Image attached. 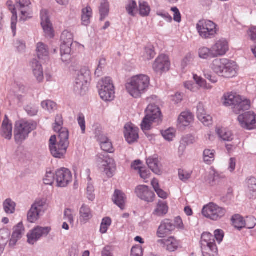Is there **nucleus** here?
I'll return each instance as SVG.
<instances>
[{
  "label": "nucleus",
  "instance_id": "obj_10",
  "mask_svg": "<svg viewBox=\"0 0 256 256\" xmlns=\"http://www.w3.org/2000/svg\"><path fill=\"white\" fill-rule=\"evenodd\" d=\"M30 4V0H17L16 6V10L20 12V20L24 22L32 17V12Z\"/></svg>",
  "mask_w": 256,
  "mask_h": 256
},
{
  "label": "nucleus",
  "instance_id": "obj_41",
  "mask_svg": "<svg viewBox=\"0 0 256 256\" xmlns=\"http://www.w3.org/2000/svg\"><path fill=\"white\" fill-rule=\"evenodd\" d=\"M216 132L219 137L223 140L230 141L233 139L232 132L226 128H218Z\"/></svg>",
  "mask_w": 256,
  "mask_h": 256
},
{
  "label": "nucleus",
  "instance_id": "obj_36",
  "mask_svg": "<svg viewBox=\"0 0 256 256\" xmlns=\"http://www.w3.org/2000/svg\"><path fill=\"white\" fill-rule=\"evenodd\" d=\"M10 231L7 228L0 230V247L4 249L8 242H10Z\"/></svg>",
  "mask_w": 256,
  "mask_h": 256
},
{
  "label": "nucleus",
  "instance_id": "obj_32",
  "mask_svg": "<svg viewBox=\"0 0 256 256\" xmlns=\"http://www.w3.org/2000/svg\"><path fill=\"white\" fill-rule=\"evenodd\" d=\"M126 196L122 191L116 190L112 197V200L121 210L124 208Z\"/></svg>",
  "mask_w": 256,
  "mask_h": 256
},
{
  "label": "nucleus",
  "instance_id": "obj_56",
  "mask_svg": "<svg viewBox=\"0 0 256 256\" xmlns=\"http://www.w3.org/2000/svg\"><path fill=\"white\" fill-rule=\"evenodd\" d=\"M43 180L45 184L52 185L56 181V176L51 172L47 171Z\"/></svg>",
  "mask_w": 256,
  "mask_h": 256
},
{
  "label": "nucleus",
  "instance_id": "obj_50",
  "mask_svg": "<svg viewBox=\"0 0 256 256\" xmlns=\"http://www.w3.org/2000/svg\"><path fill=\"white\" fill-rule=\"evenodd\" d=\"M32 206L40 213L46 208V200L44 198L36 200Z\"/></svg>",
  "mask_w": 256,
  "mask_h": 256
},
{
  "label": "nucleus",
  "instance_id": "obj_44",
  "mask_svg": "<svg viewBox=\"0 0 256 256\" xmlns=\"http://www.w3.org/2000/svg\"><path fill=\"white\" fill-rule=\"evenodd\" d=\"M88 90V85L82 83H78L74 80V90L76 94L84 95Z\"/></svg>",
  "mask_w": 256,
  "mask_h": 256
},
{
  "label": "nucleus",
  "instance_id": "obj_57",
  "mask_svg": "<svg viewBox=\"0 0 256 256\" xmlns=\"http://www.w3.org/2000/svg\"><path fill=\"white\" fill-rule=\"evenodd\" d=\"M155 55L156 52L152 46H150L146 48L144 54V57L146 60H150L153 58Z\"/></svg>",
  "mask_w": 256,
  "mask_h": 256
},
{
  "label": "nucleus",
  "instance_id": "obj_21",
  "mask_svg": "<svg viewBox=\"0 0 256 256\" xmlns=\"http://www.w3.org/2000/svg\"><path fill=\"white\" fill-rule=\"evenodd\" d=\"M214 57L224 56L228 50V42L224 39L218 40L212 46Z\"/></svg>",
  "mask_w": 256,
  "mask_h": 256
},
{
  "label": "nucleus",
  "instance_id": "obj_34",
  "mask_svg": "<svg viewBox=\"0 0 256 256\" xmlns=\"http://www.w3.org/2000/svg\"><path fill=\"white\" fill-rule=\"evenodd\" d=\"M90 76V71L86 68H82L76 72L74 80L78 83H82L88 85V80Z\"/></svg>",
  "mask_w": 256,
  "mask_h": 256
},
{
  "label": "nucleus",
  "instance_id": "obj_17",
  "mask_svg": "<svg viewBox=\"0 0 256 256\" xmlns=\"http://www.w3.org/2000/svg\"><path fill=\"white\" fill-rule=\"evenodd\" d=\"M124 134L126 140L132 144L138 138V128L132 124L128 123L124 126Z\"/></svg>",
  "mask_w": 256,
  "mask_h": 256
},
{
  "label": "nucleus",
  "instance_id": "obj_9",
  "mask_svg": "<svg viewBox=\"0 0 256 256\" xmlns=\"http://www.w3.org/2000/svg\"><path fill=\"white\" fill-rule=\"evenodd\" d=\"M56 186L60 188H65L72 180V174L70 171L64 168L56 170L55 173Z\"/></svg>",
  "mask_w": 256,
  "mask_h": 256
},
{
  "label": "nucleus",
  "instance_id": "obj_38",
  "mask_svg": "<svg viewBox=\"0 0 256 256\" xmlns=\"http://www.w3.org/2000/svg\"><path fill=\"white\" fill-rule=\"evenodd\" d=\"M92 10L90 6H86L82 10V24L85 26L90 23V19L92 16Z\"/></svg>",
  "mask_w": 256,
  "mask_h": 256
},
{
  "label": "nucleus",
  "instance_id": "obj_7",
  "mask_svg": "<svg viewBox=\"0 0 256 256\" xmlns=\"http://www.w3.org/2000/svg\"><path fill=\"white\" fill-rule=\"evenodd\" d=\"M226 210L214 202H210L204 206L202 210L204 216L214 221L222 218L226 214Z\"/></svg>",
  "mask_w": 256,
  "mask_h": 256
},
{
  "label": "nucleus",
  "instance_id": "obj_51",
  "mask_svg": "<svg viewBox=\"0 0 256 256\" xmlns=\"http://www.w3.org/2000/svg\"><path fill=\"white\" fill-rule=\"evenodd\" d=\"M106 66V60L104 58L100 59L98 64L95 70L94 74L96 76L99 77L102 74V72Z\"/></svg>",
  "mask_w": 256,
  "mask_h": 256
},
{
  "label": "nucleus",
  "instance_id": "obj_29",
  "mask_svg": "<svg viewBox=\"0 0 256 256\" xmlns=\"http://www.w3.org/2000/svg\"><path fill=\"white\" fill-rule=\"evenodd\" d=\"M6 6L12 14V16L11 18V28L12 30L13 34L14 36L16 34V26L18 19L16 6L15 7L13 5V2L11 0L7 2Z\"/></svg>",
  "mask_w": 256,
  "mask_h": 256
},
{
  "label": "nucleus",
  "instance_id": "obj_59",
  "mask_svg": "<svg viewBox=\"0 0 256 256\" xmlns=\"http://www.w3.org/2000/svg\"><path fill=\"white\" fill-rule=\"evenodd\" d=\"M94 189L92 184L90 182L88 184L86 188V195L88 198L91 201H92L95 198V194H94Z\"/></svg>",
  "mask_w": 256,
  "mask_h": 256
},
{
  "label": "nucleus",
  "instance_id": "obj_60",
  "mask_svg": "<svg viewBox=\"0 0 256 256\" xmlns=\"http://www.w3.org/2000/svg\"><path fill=\"white\" fill-rule=\"evenodd\" d=\"M74 211L70 208H66L64 212V218L70 224H74Z\"/></svg>",
  "mask_w": 256,
  "mask_h": 256
},
{
  "label": "nucleus",
  "instance_id": "obj_39",
  "mask_svg": "<svg viewBox=\"0 0 256 256\" xmlns=\"http://www.w3.org/2000/svg\"><path fill=\"white\" fill-rule=\"evenodd\" d=\"M215 157V151L214 150L206 149L203 152L204 162L210 164L214 162Z\"/></svg>",
  "mask_w": 256,
  "mask_h": 256
},
{
  "label": "nucleus",
  "instance_id": "obj_63",
  "mask_svg": "<svg viewBox=\"0 0 256 256\" xmlns=\"http://www.w3.org/2000/svg\"><path fill=\"white\" fill-rule=\"evenodd\" d=\"M248 188L250 191L256 192V179L255 178L250 176L247 178Z\"/></svg>",
  "mask_w": 256,
  "mask_h": 256
},
{
  "label": "nucleus",
  "instance_id": "obj_40",
  "mask_svg": "<svg viewBox=\"0 0 256 256\" xmlns=\"http://www.w3.org/2000/svg\"><path fill=\"white\" fill-rule=\"evenodd\" d=\"M100 15V20L102 21L107 16L109 12V4L108 1L102 0L99 8Z\"/></svg>",
  "mask_w": 256,
  "mask_h": 256
},
{
  "label": "nucleus",
  "instance_id": "obj_18",
  "mask_svg": "<svg viewBox=\"0 0 256 256\" xmlns=\"http://www.w3.org/2000/svg\"><path fill=\"white\" fill-rule=\"evenodd\" d=\"M175 225L169 220H164L160 223L156 232V236L160 238H164L175 229Z\"/></svg>",
  "mask_w": 256,
  "mask_h": 256
},
{
  "label": "nucleus",
  "instance_id": "obj_6",
  "mask_svg": "<svg viewBox=\"0 0 256 256\" xmlns=\"http://www.w3.org/2000/svg\"><path fill=\"white\" fill-rule=\"evenodd\" d=\"M216 24L211 20H202L198 22L196 28L202 38L210 39L213 38L216 34Z\"/></svg>",
  "mask_w": 256,
  "mask_h": 256
},
{
  "label": "nucleus",
  "instance_id": "obj_8",
  "mask_svg": "<svg viewBox=\"0 0 256 256\" xmlns=\"http://www.w3.org/2000/svg\"><path fill=\"white\" fill-rule=\"evenodd\" d=\"M51 230L50 227L36 226L27 234L28 242L34 245L42 237L46 236Z\"/></svg>",
  "mask_w": 256,
  "mask_h": 256
},
{
  "label": "nucleus",
  "instance_id": "obj_45",
  "mask_svg": "<svg viewBox=\"0 0 256 256\" xmlns=\"http://www.w3.org/2000/svg\"><path fill=\"white\" fill-rule=\"evenodd\" d=\"M193 78L196 84L200 88L205 90H210L212 88V86L210 84H208L206 80L200 76H199L196 74H194Z\"/></svg>",
  "mask_w": 256,
  "mask_h": 256
},
{
  "label": "nucleus",
  "instance_id": "obj_3",
  "mask_svg": "<svg viewBox=\"0 0 256 256\" xmlns=\"http://www.w3.org/2000/svg\"><path fill=\"white\" fill-rule=\"evenodd\" d=\"M211 70L216 74L226 78H230L236 74V63L227 58H216L210 65Z\"/></svg>",
  "mask_w": 256,
  "mask_h": 256
},
{
  "label": "nucleus",
  "instance_id": "obj_25",
  "mask_svg": "<svg viewBox=\"0 0 256 256\" xmlns=\"http://www.w3.org/2000/svg\"><path fill=\"white\" fill-rule=\"evenodd\" d=\"M12 124L10 122L7 116H6L2 123L1 128L2 136L6 139L10 140L12 137Z\"/></svg>",
  "mask_w": 256,
  "mask_h": 256
},
{
  "label": "nucleus",
  "instance_id": "obj_61",
  "mask_svg": "<svg viewBox=\"0 0 256 256\" xmlns=\"http://www.w3.org/2000/svg\"><path fill=\"white\" fill-rule=\"evenodd\" d=\"M246 226L248 229L253 228L256 225V218L253 216H247L244 220Z\"/></svg>",
  "mask_w": 256,
  "mask_h": 256
},
{
  "label": "nucleus",
  "instance_id": "obj_26",
  "mask_svg": "<svg viewBox=\"0 0 256 256\" xmlns=\"http://www.w3.org/2000/svg\"><path fill=\"white\" fill-rule=\"evenodd\" d=\"M240 96L234 93L228 92L224 96V105L226 106H232V108L234 107L236 103L240 102Z\"/></svg>",
  "mask_w": 256,
  "mask_h": 256
},
{
  "label": "nucleus",
  "instance_id": "obj_5",
  "mask_svg": "<svg viewBox=\"0 0 256 256\" xmlns=\"http://www.w3.org/2000/svg\"><path fill=\"white\" fill-rule=\"evenodd\" d=\"M99 94L104 101H112L115 97L114 84L110 77L102 79L98 84Z\"/></svg>",
  "mask_w": 256,
  "mask_h": 256
},
{
  "label": "nucleus",
  "instance_id": "obj_28",
  "mask_svg": "<svg viewBox=\"0 0 256 256\" xmlns=\"http://www.w3.org/2000/svg\"><path fill=\"white\" fill-rule=\"evenodd\" d=\"M250 100L240 96V102H238L236 105L232 107L233 111L236 114H240L244 110H248L250 108Z\"/></svg>",
  "mask_w": 256,
  "mask_h": 256
},
{
  "label": "nucleus",
  "instance_id": "obj_11",
  "mask_svg": "<svg viewBox=\"0 0 256 256\" xmlns=\"http://www.w3.org/2000/svg\"><path fill=\"white\" fill-rule=\"evenodd\" d=\"M170 66V62L168 57L166 54H160L155 60L153 64L152 69L154 72L162 74L168 71Z\"/></svg>",
  "mask_w": 256,
  "mask_h": 256
},
{
  "label": "nucleus",
  "instance_id": "obj_1",
  "mask_svg": "<svg viewBox=\"0 0 256 256\" xmlns=\"http://www.w3.org/2000/svg\"><path fill=\"white\" fill-rule=\"evenodd\" d=\"M63 124L62 116L56 115L53 128L58 134V142L56 146L52 145L50 146V151L54 157L59 158H64L69 146V132L66 128L62 126Z\"/></svg>",
  "mask_w": 256,
  "mask_h": 256
},
{
  "label": "nucleus",
  "instance_id": "obj_55",
  "mask_svg": "<svg viewBox=\"0 0 256 256\" xmlns=\"http://www.w3.org/2000/svg\"><path fill=\"white\" fill-rule=\"evenodd\" d=\"M162 134L165 140L168 141H172L175 136V130L174 128H170L166 130L162 131Z\"/></svg>",
  "mask_w": 256,
  "mask_h": 256
},
{
  "label": "nucleus",
  "instance_id": "obj_14",
  "mask_svg": "<svg viewBox=\"0 0 256 256\" xmlns=\"http://www.w3.org/2000/svg\"><path fill=\"white\" fill-rule=\"evenodd\" d=\"M24 228L22 222H19L12 228V232L10 240L9 246L14 248L24 234Z\"/></svg>",
  "mask_w": 256,
  "mask_h": 256
},
{
  "label": "nucleus",
  "instance_id": "obj_23",
  "mask_svg": "<svg viewBox=\"0 0 256 256\" xmlns=\"http://www.w3.org/2000/svg\"><path fill=\"white\" fill-rule=\"evenodd\" d=\"M36 53L38 58L43 62L49 60V52L48 47L44 44L39 42L36 44Z\"/></svg>",
  "mask_w": 256,
  "mask_h": 256
},
{
  "label": "nucleus",
  "instance_id": "obj_47",
  "mask_svg": "<svg viewBox=\"0 0 256 256\" xmlns=\"http://www.w3.org/2000/svg\"><path fill=\"white\" fill-rule=\"evenodd\" d=\"M42 106L44 109L51 112L56 110V104L50 100H46L42 102Z\"/></svg>",
  "mask_w": 256,
  "mask_h": 256
},
{
  "label": "nucleus",
  "instance_id": "obj_15",
  "mask_svg": "<svg viewBox=\"0 0 256 256\" xmlns=\"http://www.w3.org/2000/svg\"><path fill=\"white\" fill-rule=\"evenodd\" d=\"M97 162L102 163V166L104 170L103 172L108 177L112 178L114 176L116 170L114 160L108 157L104 158V159L98 157Z\"/></svg>",
  "mask_w": 256,
  "mask_h": 256
},
{
  "label": "nucleus",
  "instance_id": "obj_19",
  "mask_svg": "<svg viewBox=\"0 0 256 256\" xmlns=\"http://www.w3.org/2000/svg\"><path fill=\"white\" fill-rule=\"evenodd\" d=\"M158 243L169 252H174L179 246L180 242L174 236H170L166 238L160 239Z\"/></svg>",
  "mask_w": 256,
  "mask_h": 256
},
{
  "label": "nucleus",
  "instance_id": "obj_4",
  "mask_svg": "<svg viewBox=\"0 0 256 256\" xmlns=\"http://www.w3.org/2000/svg\"><path fill=\"white\" fill-rule=\"evenodd\" d=\"M37 124L32 120H22L16 122L14 129V139L17 143H22L28 136L29 134L36 129Z\"/></svg>",
  "mask_w": 256,
  "mask_h": 256
},
{
  "label": "nucleus",
  "instance_id": "obj_37",
  "mask_svg": "<svg viewBox=\"0 0 256 256\" xmlns=\"http://www.w3.org/2000/svg\"><path fill=\"white\" fill-rule=\"evenodd\" d=\"M199 57L204 60L215 58L212 52V48H209L207 47H202L198 50Z\"/></svg>",
  "mask_w": 256,
  "mask_h": 256
},
{
  "label": "nucleus",
  "instance_id": "obj_46",
  "mask_svg": "<svg viewBox=\"0 0 256 256\" xmlns=\"http://www.w3.org/2000/svg\"><path fill=\"white\" fill-rule=\"evenodd\" d=\"M40 214V212L32 206L28 213V220L31 223L34 222L39 218Z\"/></svg>",
  "mask_w": 256,
  "mask_h": 256
},
{
  "label": "nucleus",
  "instance_id": "obj_42",
  "mask_svg": "<svg viewBox=\"0 0 256 256\" xmlns=\"http://www.w3.org/2000/svg\"><path fill=\"white\" fill-rule=\"evenodd\" d=\"M3 207L4 212L7 214H12L16 210V203L11 199L8 198L3 202Z\"/></svg>",
  "mask_w": 256,
  "mask_h": 256
},
{
  "label": "nucleus",
  "instance_id": "obj_22",
  "mask_svg": "<svg viewBox=\"0 0 256 256\" xmlns=\"http://www.w3.org/2000/svg\"><path fill=\"white\" fill-rule=\"evenodd\" d=\"M30 65L36 80L38 82H42L44 76L42 64L36 59L34 58L30 61Z\"/></svg>",
  "mask_w": 256,
  "mask_h": 256
},
{
  "label": "nucleus",
  "instance_id": "obj_48",
  "mask_svg": "<svg viewBox=\"0 0 256 256\" xmlns=\"http://www.w3.org/2000/svg\"><path fill=\"white\" fill-rule=\"evenodd\" d=\"M201 244H210L212 243L215 242V240L214 236L210 232H204L201 236Z\"/></svg>",
  "mask_w": 256,
  "mask_h": 256
},
{
  "label": "nucleus",
  "instance_id": "obj_16",
  "mask_svg": "<svg viewBox=\"0 0 256 256\" xmlns=\"http://www.w3.org/2000/svg\"><path fill=\"white\" fill-rule=\"evenodd\" d=\"M41 25L45 34L46 36L50 38L54 37V30L46 10H42L40 12Z\"/></svg>",
  "mask_w": 256,
  "mask_h": 256
},
{
  "label": "nucleus",
  "instance_id": "obj_54",
  "mask_svg": "<svg viewBox=\"0 0 256 256\" xmlns=\"http://www.w3.org/2000/svg\"><path fill=\"white\" fill-rule=\"evenodd\" d=\"M152 119L148 118L146 116L144 118L140 124L141 128L143 131H146L150 130L152 122H156L155 120H151Z\"/></svg>",
  "mask_w": 256,
  "mask_h": 256
},
{
  "label": "nucleus",
  "instance_id": "obj_33",
  "mask_svg": "<svg viewBox=\"0 0 256 256\" xmlns=\"http://www.w3.org/2000/svg\"><path fill=\"white\" fill-rule=\"evenodd\" d=\"M193 120V116L190 112H183L179 116L178 122L182 126H188Z\"/></svg>",
  "mask_w": 256,
  "mask_h": 256
},
{
  "label": "nucleus",
  "instance_id": "obj_27",
  "mask_svg": "<svg viewBox=\"0 0 256 256\" xmlns=\"http://www.w3.org/2000/svg\"><path fill=\"white\" fill-rule=\"evenodd\" d=\"M92 217L90 208L83 204L80 209V222L86 223Z\"/></svg>",
  "mask_w": 256,
  "mask_h": 256
},
{
  "label": "nucleus",
  "instance_id": "obj_2",
  "mask_svg": "<svg viewBox=\"0 0 256 256\" xmlns=\"http://www.w3.org/2000/svg\"><path fill=\"white\" fill-rule=\"evenodd\" d=\"M150 84V78L145 74H138L132 76L126 84L128 93L133 98L141 96L148 90Z\"/></svg>",
  "mask_w": 256,
  "mask_h": 256
},
{
  "label": "nucleus",
  "instance_id": "obj_49",
  "mask_svg": "<svg viewBox=\"0 0 256 256\" xmlns=\"http://www.w3.org/2000/svg\"><path fill=\"white\" fill-rule=\"evenodd\" d=\"M140 14L142 16H147L149 14L150 8L148 4L144 1L139 2Z\"/></svg>",
  "mask_w": 256,
  "mask_h": 256
},
{
  "label": "nucleus",
  "instance_id": "obj_13",
  "mask_svg": "<svg viewBox=\"0 0 256 256\" xmlns=\"http://www.w3.org/2000/svg\"><path fill=\"white\" fill-rule=\"evenodd\" d=\"M135 193L138 198L146 202H152L154 200V193L146 186H138L136 188Z\"/></svg>",
  "mask_w": 256,
  "mask_h": 256
},
{
  "label": "nucleus",
  "instance_id": "obj_12",
  "mask_svg": "<svg viewBox=\"0 0 256 256\" xmlns=\"http://www.w3.org/2000/svg\"><path fill=\"white\" fill-rule=\"evenodd\" d=\"M238 120L242 127L246 130H252L254 128L256 122V115L252 112H248L240 114Z\"/></svg>",
  "mask_w": 256,
  "mask_h": 256
},
{
  "label": "nucleus",
  "instance_id": "obj_64",
  "mask_svg": "<svg viewBox=\"0 0 256 256\" xmlns=\"http://www.w3.org/2000/svg\"><path fill=\"white\" fill-rule=\"evenodd\" d=\"M143 249L140 245H136L133 246L131 250L130 256H142Z\"/></svg>",
  "mask_w": 256,
  "mask_h": 256
},
{
  "label": "nucleus",
  "instance_id": "obj_58",
  "mask_svg": "<svg viewBox=\"0 0 256 256\" xmlns=\"http://www.w3.org/2000/svg\"><path fill=\"white\" fill-rule=\"evenodd\" d=\"M14 46L19 52H24L26 50V45L25 42L21 40H16L14 42Z\"/></svg>",
  "mask_w": 256,
  "mask_h": 256
},
{
  "label": "nucleus",
  "instance_id": "obj_30",
  "mask_svg": "<svg viewBox=\"0 0 256 256\" xmlns=\"http://www.w3.org/2000/svg\"><path fill=\"white\" fill-rule=\"evenodd\" d=\"M201 249L204 256H216L218 255V248L215 244H201Z\"/></svg>",
  "mask_w": 256,
  "mask_h": 256
},
{
  "label": "nucleus",
  "instance_id": "obj_53",
  "mask_svg": "<svg viewBox=\"0 0 256 256\" xmlns=\"http://www.w3.org/2000/svg\"><path fill=\"white\" fill-rule=\"evenodd\" d=\"M126 8L129 14L132 16H134L137 11V4L136 2L132 0H130Z\"/></svg>",
  "mask_w": 256,
  "mask_h": 256
},
{
  "label": "nucleus",
  "instance_id": "obj_43",
  "mask_svg": "<svg viewBox=\"0 0 256 256\" xmlns=\"http://www.w3.org/2000/svg\"><path fill=\"white\" fill-rule=\"evenodd\" d=\"M233 226L236 228L240 230L246 226L244 220L239 214H235L232 218Z\"/></svg>",
  "mask_w": 256,
  "mask_h": 256
},
{
  "label": "nucleus",
  "instance_id": "obj_24",
  "mask_svg": "<svg viewBox=\"0 0 256 256\" xmlns=\"http://www.w3.org/2000/svg\"><path fill=\"white\" fill-rule=\"evenodd\" d=\"M146 116L158 122L160 120L161 112L158 106L154 104H150L145 110Z\"/></svg>",
  "mask_w": 256,
  "mask_h": 256
},
{
  "label": "nucleus",
  "instance_id": "obj_35",
  "mask_svg": "<svg viewBox=\"0 0 256 256\" xmlns=\"http://www.w3.org/2000/svg\"><path fill=\"white\" fill-rule=\"evenodd\" d=\"M146 164L150 168L155 174H159L160 173V168L158 163V158L156 156L150 157L146 160Z\"/></svg>",
  "mask_w": 256,
  "mask_h": 256
},
{
  "label": "nucleus",
  "instance_id": "obj_52",
  "mask_svg": "<svg viewBox=\"0 0 256 256\" xmlns=\"http://www.w3.org/2000/svg\"><path fill=\"white\" fill-rule=\"evenodd\" d=\"M112 224V220L110 218L106 217L102 219L100 227V232L102 234H105L108 228Z\"/></svg>",
  "mask_w": 256,
  "mask_h": 256
},
{
  "label": "nucleus",
  "instance_id": "obj_20",
  "mask_svg": "<svg viewBox=\"0 0 256 256\" xmlns=\"http://www.w3.org/2000/svg\"><path fill=\"white\" fill-rule=\"evenodd\" d=\"M61 40L62 44L60 47V52L70 54L73 42L72 34L67 31L64 32L61 36Z\"/></svg>",
  "mask_w": 256,
  "mask_h": 256
},
{
  "label": "nucleus",
  "instance_id": "obj_31",
  "mask_svg": "<svg viewBox=\"0 0 256 256\" xmlns=\"http://www.w3.org/2000/svg\"><path fill=\"white\" fill-rule=\"evenodd\" d=\"M168 210V208L166 203L165 202L159 200L152 213V216L162 217L167 214Z\"/></svg>",
  "mask_w": 256,
  "mask_h": 256
},
{
  "label": "nucleus",
  "instance_id": "obj_62",
  "mask_svg": "<svg viewBox=\"0 0 256 256\" xmlns=\"http://www.w3.org/2000/svg\"><path fill=\"white\" fill-rule=\"evenodd\" d=\"M197 117L198 118L202 120L203 116L206 114L204 105L202 102H199L197 106Z\"/></svg>",
  "mask_w": 256,
  "mask_h": 256
}]
</instances>
